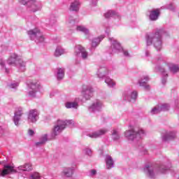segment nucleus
Segmentation results:
<instances>
[{"label":"nucleus","instance_id":"6ab92c4d","mask_svg":"<svg viewBox=\"0 0 179 179\" xmlns=\"http://www.w3.org/2000/svg\"><path fill=\"white\" fill-rule=\"evenodd\" d=\"M37 120H38V112L37 110H29L28 113V122H36Z\"/></svg>","mask_w":179,"mask_h":179},{"label":"nucleus","instance_id":"09e8293b","mask_svg":"<svg viewBox=\"0 0 179 179\" xmlns=\"http://www.w3.org/2000/svg\"><path fill=\"white\" fill-rule=\"evenodd\" d=\"M0 65L2 68H5V61L2 59H0Z\"/></svg>","mask_w":179,"mask_h":179},{"label":"nucleus","instance_id":"a878e982","mask_svg":"<svg viewBox=\"0 0 179 179\" xmlns=\"http://www.w3.org/2000/svg\"><path fill=\"white\" fill-rule=\"evenodd\" d=\"M105 162L106 164V169H108V170H110L114 167V160L111 156L106 155L105 156Z\"/></svg>","mask_w":179,"mask_h":179},{"label":"nucleus","instance_id":"dca6fc26","mask_svg":"<svg viewBox=\"0 0 179 179\" xmlns=\"http://www.w3.org/2000/svg\"><path fill=\"white\" fill-rule=\"evenodd\" d=\"M108 132V130L106 128L101 129L98 131H92L91 133H89L87 134V136H89L90 138H92L94 139H96L97 138H100V136H103V135H106Z\"/></svg>","mask_w":179,"mask_h":179},{"label":"nucleus","instance_id":"2eb2a0df","mask_svg":"<svg viewBox=\"0 0 179 179\" xmlns=\"http://www.w3.org/2000/svg\"><path fill=\"white\" fill-rule=\"evenodd\" d=\"M96 75L99 79H104L106 76L110 75V70H108V69L104 66H100L96 71Z\"/></svg>","mask_w":179,"mask_h":179},{"label":"nucleus","instance_id":"de8ad7c7","mask_svg":"<svg viewBox=\"0 0 179 179\" xmlns=\"http://www.w3.org/2000/svg\"><path fill=\"white\" fill-rule=\"evenodd\" d=\"M104 27L106 29L105 30V33H106V34H110V27H108V25H104Z\"/></svg>","mask_w":179,"mask_h":179},{"label":"nucleus","instance_id":"412c9836","mask_svg":"<svg viewBox=\"0 0 179 179\" xmlns=\"http://www.w3.org/2000/svg\"><path fill=\"white\" fill-rule=\"evenodd\" d=\"M69 9L71 12H79V9H80V1L79 0L73 1Z\"/></svg>","mask_w":179,"mask_h":179},{"label":"nucleus","instance_id":"7ed1b4c3","mask_svg":"<svg viewBox=\"0 0 179 179\" xmlns=\"http://www.w3.org/2000/svg\"><path fill=\"white\" fill-rule=\"evenodd\" d=\"M167 32L164 29H157L155 31L145 35L146 45H154L157 51H160L163 48V36H166Z\"/></svg>","mask_w":179,"mask_h":179},{"label":"nucleus","instance_id":"c9c22d12","mask_svg":"<svg viewBox=\"0 0 179 179\" xmlns=\"http://www.w3.org/2000/svg\"><path fill=\"white\" fill-rule=\"evenodd\" d=\"M111 135L113 141H120V138H121L120 132H118V131H117L116 129H113L112 131Z\"/></svg>","mask_w":179,"mask_h":179},{"label":"nucleus","instance_id":"7c9ffc66","mask_svg":"<svg viewBox=\"0 0 179 179\" xmlns=\"http://www.w3.org/2000/svg\"><path fill=\"white\" fill-rule=\"evenodd\" d=\"M73 174V169L72 168H64L61 173L63 177H72Z\"/></svg>","mask_w":179,"mask_h":179},{"label":"nucleus","instance_id":"cd10ccee","mask_svg":"<svg viewBox=\"0 0 179 179\" xmlns=\"http://www.w3.org/2000/svg\"><path fill=\"white\" fill-rule=\"evenodd\" d=\"M66 108H73L74 110H78L79 108V103L78 100L76 99L74 101H67L64 103Z\"/></svg>","mask_w":179,"mask_h":179},{"label":"nucleus","instance_id":"aec40b11","mask_svg":"<svg viewBox=\"0 0 179 179\" xmlns=\"http://www.w3.org/2000/svg\"><path fill=\"white\" fill-rule=\"evenodd\" d=\"M23 115V108H19L15 112L13 117V122L16 127H19V121H20V118Z\"/></svg>","mask_w":179,"mask_h":179},{"label":"nucleus","instance_id":"8fccbe9b","mask_svg":"<svg viewBox=\"0 0 179 179\" xmlns=\"http://www.w3.org/2000/svg\"><path fill=\"white\" fill-rule=\"evenodd\" d=\"M54 96H55V92H51L50 93V99H52V97H54Z\"/></svg>","mask_w":179,"mask_h":179},{"label":"nucleus","instance_id":"4d7b16f0","mask_svg":"<svg viewBox=\"0 0 179 179\" xmlns=\"http://www.w3.org/2000/svg\"><path fill=\"white\" fill-rule=\"evenodd\" d=\"M178 179H179V178H178Z\"/></svg>","mask_w":179,"mask_h":179},{"label":"nucleus","instance_id":"4468645a","mask_svg":"<svg viewBox=\"0 0 179 179\" xmlns=\"http://www.w3.org/2000/svg\"><path fill=\"white\" fill-rule=\"evenodd\" d=\"M82 94L85 100H90L93 97V88L89 85H83Z\"/></svg>","mask_w":179,"mask_h":179},{"label":"nucleus","instance_id":"864d4df0","mask_svg":"<svg viewBox=\"0 0 179 179\" xmlns=\"http://www.w3.org/2000/svg\"><path fill=\"white\" fill-rule=\"evenodd\" d=\"M6 73H9V70L8 69H6Z\"/></svg>","mask_w":179,"mask_h":179},{"label":"nucleus","instance_id":"b1692460","mask_svg":"<svg viewBox=\"0 0 179 179\" xmlns=\"http://www.w3.org/2000/svg\"><path fill=\"white\" fill-rule=\"evenodd\" d=\"M47 141H48V134H43L41 136V137L39 138V141L35 143V146H43V145H45Z\"/></svg>","mask_w":179,"mask_h":179},{"label":"nucleus","instance_id":"a18cd8bd","mask_svg":"<svg viewBox=\"0 0 179 179\" xmlns=\"http://www.w3.org/2000/svg\"><path fill=\"white\" fill-rule=\"evenodd\" d=\"M84 153H85V155H87L88 156H92V150L86 148L84 150Z\"/></svg>","mask_w":179,"mask_h":179},{"label":"nucleus","instance_id":"5701e85b","mask_svg":"<svg viewBox=\"0 0 179 179\" xmlns=\"http://www.w3.org/2000/svg\"><path fill=\"white\" fill-rule=\"evenodd\" d=\"M106 19H110V17H114V19H117V20H121V15L115 11L109 10L104 15Z\"/></svg>","mask_w":179,"mask_h":179},{"label":"nucleus","instance_id":"4be33fe9","mask_svg":"<svg viewBox=\"0 0 179 179\" xmlns=\"http://www.w3.org/2000/svg\"><path fill=\"white\" fill-rule=\"evenodd\" d=\"M150 78L148 76H144L143 78L138 80V85L140 86H143V87H145V90H149L150 89V86L148 85L146 83L149 82Z\"/></svg>","mask_w":179,"mask_h":179},{"label":"nucleus","instance_id":"c756f323","mask_svg":"<svg viewBox=\"0 0 179 179\" xmlns=\"http://www.w3.org/2000/svg\"><path fill=\"white\" fill-rule=\"evenodd\" d=\"M106 37V36L104 35H101L96 38H94L92 39V47L93 48H96V47H97V45H99V44H100V43H101V41H103V39Z\"/></svg>","mask_w":179,"mask_h":179},{"label":"nucleus","instance_id":"39448f33","mask_svg":"<svg viewBox=\"0 0 179 179\" xmlns=\"http://www.w3.org/2000/svg\"><path fill=\"white\" fill-rule=\"evenodd\" d=\"M108 40L110 43V47L108 50L109 54H118L122 52L124 57H129L128 50L122 48L121 43L115 39V38H109Z\"/></svg>","mask_w":179,"mask_h":179},{"label":"nucleus","instance_id":"79ce46f5","mask_svg":"<svg viewBox=\"0 0 179 179\" xmlns=\"http://www.w3.org/2000/svg\"><path fill=\"white\" fill-rule=\"evenodd\" d=\"M18 2L22 5H27V8H29L30 3H31V0H18Z\"/></svg>","mask_w":179,"mask_h":179},{"label":"nucleus","instance_id":"6e6d98bb","mask_svg":"<svg viewBox=\"0 0 179 179\" xmlns=\"http://www.w3.org/2000/svg\"><path fill=\"white\" fill-rule=\"evenodd\" d=\"M96 3H97V1H96V0H95V1H94V6H96Z\"/></svg>","mask_w":179,"mask_h":179},{"label":"nucleus","instance_id":"37998d69","mask_svg":"<svg viewBox=\"0 0 179 179\" xmlns=\"http://www.w3.org/2000/svg\"><path fill=\"white\" fill-rule=\"evenodd\" d=\"M30 179H41V176H40V173L35 172L31 175Z\"/></svg>","mask_w":179,"mask_h":179},{"label":"nucleus","instance_id":"72a5a7b5","mask_svg":"<svg viewBox=\"0 0 179 179\" xmlns=\"http://www.w3.org/2000/svg\"><path fill=\"white\" fill-rule=\"evenodd\" d=\"M57 23V17H55V15H51L48 20H47V24H49V26H54Z\"/></svg>","mask_w":179,"mask_h":179},{"label":"nucleus","instance_id":"393cba45","mask_svg":"<svg viewBox=\"0 0 179 179\" xmlns=\"http://www.w3.org/2000/svg\"><path fill=\"white\" fill-rule=\"evenodd\" d=\"M32 169L31 164L27 163L24 165L18 166L17 169H14V170L17 171L16 173H19V171H31Z\"/></svg>","mask_w":179,"mask_h":179},{"label":"nucleus","instance_id":"9b49d317","mask_svg":"<svg viewBox=\"0 0 179 179\" xmlns=\"http://www.w3.org/2000/svg\"><path fill=\"white\" fill-rule=\"evenodd\" d=\"M75 55L77 57H81L82 59L86 60L89 58V52L86 51V49L80 45H77L74 49Z\"/></svg>","mask_w":179,"mask_h":179},{"label":"nucleus","instance_id":"f8f14e48","mask_svg":"<svg viewBox=\"0 0 179 179\" xmlns=\"http://www.w3.org/2000/svg\"><path fill=\"white\" fill-rule=\"evenodd\" d=\"M28 8L31 12H38L43 9V2L40 0H31V3Z\"/></svg>","mask_w":179,"mask_h":179},{"label":"nucleus","instance_id":"ea45409f","mask_svg":"<svg viewBox=\"0 0 179 179\" xmlns=\"http://www.w3.org/2000/svg\"><path fill=\"white\" fill-rule=\"evenodd\" d=\"M159 113H161V110L160 108H159V105H157L151 109L150 114H151V115H155V114H159Z\"/></svg>","mask_w":179,"mask_h":179},{"label":"nucleus","instance_id":"9d476101","mask_svg":"<svg viewBox=\"0 0 179 179\" xmlns=\"http://www.w3.org/2000/svg\"><path fill=\"white\" fill-rule=\"evenodd\" d=\"M103 108H104V103L99 99L94 101L87 108L90 113H100Z\"/></svg>","mask_w":179,"mask_h":179},{"label":"nucleus","instance_id":"e433bc0d","mask_svg":"<svg viewBox=\"0 0 179 179\" xmlns=\"http://www.w3.org/2000/svg\"><path fill=\"white\" fill-rule=\"evenodd\" d=\"M66 24L68 27H73V26H75V19H73V17L69 16Z\"/></svg>","mask_w":179,"mask_h":179},{"label":"nucleus","instance_id":"c85d7f7f","mask_svg":"<svg viewBox=\"0 0 179 179\" xmlns=\"http://www.w3.org/2000/svg\"><path fill=\"white\" fill-rule=\"evenodd\" d=\"M76 30L77 31H80L81 33H83L86 37H89L90 36V31H89V29H87L86 27L83 25H78L76 27Z\"/></svg>","mask_w":179,"mask_h":179},{"label":"nucleus","instance_id":"f257e3e1","mask_svg":"<svg viewBox=\"0 0 179 179\" xmlns=\"http://www.w3.org/2000/svg\"><path fill=\"white\" fill-rule=\"evenodd\" d=\"M154 64L155 65V72H160L164 76L162 80V85H166V82H167V76H169L166 68H168L172 73H177L179 72L178 65L166 61V57L162 55H159L157 57L154 61Z\"/></svg>","mask_w":179,"mask_h":179},{"label":"nucleus","instance_id":"0eeeda50","mask_svg":"<svg viewBox=\"0 0 179 179\" xmlns=\"http://www.w3.org/2000/svg\"><path fill=\"white\" fill-rule=\"evenodd\" d=\"M145 135H146V132L142 129H131L124 132V136L129 142H134V141L141 139L143 138Z\"/></svg>","mask_w":179,"mask_h":179},{"label":"nucleus","instance_id":"423d86ee","mask_svg":"<svg viewBox=\"0 0 179 179\" xmlns=\"http://www.w3.org/2000/svg\"><path fill=\"white\" fill-rule=\"evenodd\" d=\"M8 65H13V66H17L20 72H24L26 71V62H23L22 57L16 53L10 55V57L7 60Z\"/></svg>","mask_w":179,"mask_h":179},{"label":"nucleus","instance_id":"49530a36","mask_svg":"<svg viewBox=\"0 0 179 179\" xmlns=\"http://www.w3.org/2000/svg\"><path fill=\"white\" fill-rule=\"evenodd\" d=\"M34 134H36V132L34 131V130L31 129H29L28 130V135L29 136H33L34 135Z\"/></svg>","mask_w":179,"mask_h":179},{"label":"nucleus","instance_id":"2f4dec72","mask_svg":"<svg viewBox=\"0 0 179 179\" xmlns=\"http://www.w3.org/2000/svg\"><path fill=\"white\" fill-rule=\"evenodd\" d=\"M105 83H106L108 87H115V81L111 79L110 77H106Z\"/></svg>","mask_w":179,"mask_h":179},{"label":"nucleus","instance_id":"6e6552de","mask_svg":"<svg viewBox=\"0 0 179 179\" xmlns=\"http://www.w3.org/2000/svg\"><path fill=\"white\" fill-rule=\"evenodd\" d=\"M28 94L30 97H36L38 92H40L41 85L38 80H29L27 83Z\"/></svg>","mask_w":179,"mask_h":179},{"label":"nucleus","instance_id":"58836bf2","mask_svg":"<svg viewBox=\"0 0 179 179\" xmlns=\"http://www.w3.org/2000/svg\"><path fill=\"white\" fill-rule=\"evenodd\" d=\"M159 110L162 111H169L170 109V105L169 103H161L158 105Z\"/></svg>","mask_w":179,"mask_h":179},{"label":"nucleus","instance_id":"a19ab883","mask_svg":"<svg viewBox=\"0 0 179 179\" xmlns=\"http://www.w3.org/2000/svg\"><path fill=\"white\" fill-rule=\"evenodd\" d=\"M7 86L9 87V89H17L19 86V83L13 81L11 83H8Z\"/></svg>","mask_w":179,"mask_h":179},{"label":"nucleus","instance_id":"5fc2aeb1","mask_svg":"<svg viewBox=\"0 0 179 179\" xmlns=\"http://www.w3.org/2000/svg\"><path fill=\"white\" fill-rule=\"evenodd\" d=\"M175 104L177 106V104H178V101H175Z\"/></svg>","mask_w":179,"mask_h":179},{"label":"nucleus","instance_id":"603ef678","mask_svg":"<svg viewBox=\"0 0 179 179\" xmlns=\"http://www.w3.org/2000/svg\"><path fill=\"white\" fill-rule=\"evenodd\" d=\"M145 57H150V52L149 50H145Z\"/></svg>","mask_w":179,"mask_h":179},{"label":"nucleus","instance_id":"3c124183","mask_svg":"<svg viewBox=\"0 0 179 179\" xmlns=\"http://www.w3.org/2000/svg\"><path fill=\"white\" fill-rule=\"evenodd\" d=\"M3 128H2V127H0V136H2V135H3Z\"/></svg>","mask_w":179,"mask_h":179},{"label":"nucleus","instance_id":"f704fd0d","mask_svg":"<svg viewBox=\"0 0 179 179\" xmlns=\"http://www.w3.org/2000/svg\"><path fill=\"white\" fill-rule=\"evenodd\" d=\"M65 54V50L61 46H57L55 52V57H61V55Z\"/></svg>","mask_w":179,"mask_h":179},{"label":"nucleus","instance_id":"f3484780","mask_svg":"<svg viewBox=\"0 0 179 179\" xmlns=\"http://www.w3.org/2000/svg\"><path fill=\"white\" fill-rule=\"evenodd\" d=\"M16 171L15 167L6 164L3 166V169H0V177H5V176H8V174H10V173H16Z\"/></svg>","mask_w":179,"mask_h":179},{"label":"nucleus","instance_id":"f03ea898","mask_svg":"<svg viewBox=\"0 0 179 179\" xmlns=\"http://www.w3.org/2000/svg\"><path fill=\"white\" fill-rule=\"evenodd\" d=\"M171 169V162L166 159L159 165L148 164L143 168V171L149 178H155L159 174H166Z\"/></svg>","mask_w":179,"mask_h":179},{"label":"nucleus","instance_id":"473e14b6","mask_svg":"<svg viewBox=\"0 0 179 179\" xmlns=\"http://www.w3.org/2000/svg\"><path fill=\"white\" fill-rule=\"evenodd\" d=\"M65 76V69L60 68L57 69V78L58 80L64 79Z\"/></svg>","mask_w":179,"mask_h":179},{"label":"nucleus","instance_id":"4c0bfd02","mask_svg":"<svg viewBox=\"0 0 179 179\" xmlns=\"http://www.w3.org/2000/svg\"><path fill=\"white\" fill-rule=\"evenodd\" d=\"M162 9H168L169 10L174 12V10H176V5L174 4V3L166 4L165 6L162 7Z\"/></svg>","mask_w":179,"mask_h":179},{"label":"nucleus","instance_id":"c03bdc74","mask_svg":"<svg viewBox=\"0 0 179 179\" xmlns=\"http://www.w3.org/2000/svg\"><path fill=\"white\" fill-rule=\"evenodd\" d=\"M97 174V171L96 169H91L88 171L89 177H94Z\"/></svg>","mask_w":179,"mask_h":179},{"label":"nucleus","instance_id":"1a4fd4ad","mask_svg":"<svg viewBox=\"0 0 179 179\" xmlns=\"http://www.w3.org/2000/svg\"><path fill=\"white\" fill-rule=\"evenodd\" d=\"M27 34L29 38L37 44L44 42V36H43V33L40 31V29L37 28L28 31Z\"/></svg>","mask_w":179,"mask_h":179},{"label":"nucleus","instance_id":"20e7f679","mask_svg":"<svg viewBox=\"0 0 179 179\" xmlns=\"http://www.w3.org/2000/svg\"><path fill=\"white\" fill-rule=\"evenodd\" d=\"M72 125H73V120H58L52 129L50 133L52 139H55V138H57L58 135H60L66 127H72Z\"/></svg>","mask_w":179,"mask_h":179},{"label":"nucleus","instance_id":"ddd939ff","mask_svg":"<svg viewBox=\"0 0 179 179\" xmlns=\"http://www.w3.org/2000/svg\"><path fill=\"white\" fill-rule=\"evenodd\" d=\"M136 97H138V92L136 91L128 90L122 94L123 100L125 101L134 102L136 100Z\"/></svg>","mask_w":179,"mask_h":179},{"label":"nucleus","instance_id":"a211bd4d","mask_svg":"<svg viewBox=\"0 0 179 179\" xmlns=\"http://www.w3.org/2000/svg\"><path fill=\"white\" fill-rule=\"evenodd\" d=\"M162 141L167 142V141H171L176 138V131H166L162 135Z\"/></svg>","mask_w":179,"mask_h":179},{"label":"nucleus","instance_id":"bb28decb","mask_svg":"<svg viewBox=\"0 0 179 179\" xmlns=\"http://www.w3.org/2000/svg\"><path fill=\"white\" fill-rule=\"evenodd\" d=\"M160 15V10L155 9L150 11V20L152 22H155L159 19V16Z\"/></svg>","mask_w":179,"mask_h":179}]
</instances>
